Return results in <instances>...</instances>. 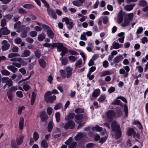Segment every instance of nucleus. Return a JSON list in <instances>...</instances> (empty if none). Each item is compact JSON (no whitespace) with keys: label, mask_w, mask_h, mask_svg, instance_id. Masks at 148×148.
<instances>
[{"label":"nucleus","mask_w":148,"mask_h":148,"mask_svg":"<svg viewBox=\"0 0 148 148\" xmlns=\"http://www.w3.org/2000/svg\"><path fill=\"white\" fill-rule=\"evenodd\" d=\"M106 96L105 94H102L99 98L98 101L99 103H103L105 101H106Z\"/></svg>","instance_id":"nucleus-20"},{"label":"nucleus","mask_w":148,"mask_h":148,"mask_svg":"<svg viewBox=\"0 0 148 148\" xmlns=\"http://www.w3.org/2000/svg\"><path fill=\"white\" fill-rule=\"evenodd\" d=\"M31 54V51L28 50H24L21 53L20 56L24 58L26 57L30 56Z\"/></svg>","instance_id":"nucleus-16"},{"label":"nucleus","mask_w":148,"mask_h":148,"mask_svg":"<svg viewBox=\"0 0 148 148\" xmlns=\"http://www.w3.org/2000/svg\"><path fill=\"white\" fill-rule=\"evenodd\" d=\"M71 63L74 62L77 60V58L73 56H71L68 57Z\"/></svg>","instance_id":"nucleus-44"},{"label":"nucleus","mask_w":148,"mask_h":148,"mask_svg":"<svg viewBox=\"0 0 148 148\" xmlns=\"http://www.w3.org/2000/svg\"><path fill=\"white\" fill-rule=\"evenodd\" d=\"M103 128L102 127L96 125L95 127L92 128V130L95 131L101 132L102 131Z\"/></svg>","instance_id":"nucleus-38"},{"label":"nucleus","mask_w":148,"mask_h":148,"mask_svg":"<svg viewBox=\"0 0 148 148\" xmlns=\"http://www.w3.org/2000/svg\"><path fill=\"white\" fill-rule=\"evenodd\" d=\"M25 108V107L24 106L19 108L18 110V115H20L22 113L23 110Z\"/></svg>","instance_id":"nucleus-55"},{"label":"nucleus","mask_w":148,"mask_h":148,"mask_svg":"<svg viewBox=\"0 0 148 148\" xmlns=\"http://www.w3.org/2000/svg\"><path fill=\"white\" fill-rule=\"evenodd\" d=\"M38 62L40 66L43 68H45L46 67L47 63L44 59L41 58L39 59Z\"/></svg>","instance_id":"nucleus-22"},{"label":"nucleus","mask_w":148,"mask_h":148,"mask_svg":"<svg viewBox=\"0 0 148 148\" xmlns=\"http://www.w3.org/2000/svg\"><path fill=\"white\" fill-rule=\"evenodd\" d=\"M2 81L3 83H5V85L3 87V89L6 88H9L12 85V81L11 79H9L8 77H3L2 78Z\"/></svg>","instance_id":"nucleus-3"},{"label":"nucleus","mask_w":148,"mask_h":148,"mask_svg":"<svg viewBox=\"0 0 148 148\" xmlns=\"http://www.w3.org/2000/svg\"><path fill=\"white\" fill-rule=\"evenodd\" d=\"M24 27L25 28L21 35V37L22 38L26 37L27 35V31H29L30 30V28L29 27H25V26Z\"/></svg>","instance_id":"nucleus-15"},{"label":"nucleus","mask_w":148,"mask_h":148,"mask_svg":"<svg viewBox=\"0 0 148 148\" xmlns=\"http://www.w3.org/2000/svg\"><path fill=\"white\" fill-rule=\"evenodd\" d=\"M41 145L44 148H47L48 147V145L45 139H43L41 141Z\"/></svg>","instance_id":"nucleus-37"},{"label":"nucleus","mask_w":148,"mask_h":148,"mask_svg":"<svg viewBox=\"0 0 148 148\" xmlns=\"http://www.w3.org/2000/svg\"><path fill=\"white\" fill-rule=\"evenodd\" d=\"M84 112V110L80 108H77L75 110V112L77 114L83 113Z\"/></svg>","instance_id":"nucleus-48"},{"label":"nucleus","mask_w":148,"mask_h":148,"mask_svg":"<svg viewBox=\"0 0 148 148\" xmlns=\"http://www.w3.org/2000/svg\"><path fill=\"white\" fill-rule=\"evenodd\" d=\"M33 139L35 141H37L39 138V135L38 133L36 131L34 132L33 134Z\"/></svg>","instance_id":"nucleus-42"},{"label":"nucleus","mask_w":148,"mask_h":148,"mask_svg":"<svg viewBox=\"0 0 148 148\" xmlns=\"http://www.w3.org/2000/svg\"><path fill=\"white\" fill-rule=\"evenodd\" d=\"M64 70L66 73V78H69L72 75L73 69L71 67H67Z\"/></svg>","instance_id":"nucleus-14"},{"label":"nucleus","mask_w":148,"mask_h":148,"mask_svg":"<svg viewBox=\"0 0 148 148\" xmlns=\"http://www.w3.org/2000/svg\"><path fill=\"white\" fill-rule=\"evenodd\" d=\"M147 2L144 0H141L138 1V5L141 7H145L147 5Z\"/></svg>","instance_id":"nucleus-34"},{"label":"nucleus","mask_w":148,"mask_h":148,"mask_svg":"<svg viewBox=\"0 0 148 148\" xmlns=\"http://www.w3.org/2000/svg\"><path fill=\"white\" fill-rule=\"evenodd\" d=\"M46 35L44 33H41L40 34L38 37V40L40 41H43L45 38Z\"/></svg>","instance_id":"nucleus-30"},{"label":"nucleus","mask_w":148,"mask_h":148,"mask_svg":"<svg viewBox=\"0 0 148 148\" xmlns=\"http://www.w3.org/2000/svg\"><path fill=\"white\" fill-rule=\"evenodd\" d=\"M124 111L125 116V117H127L128 116V107L126 104H124Z\"/></svg>","instance_id":"nucleus-54"},{"label":"nucleus","mask_w":148,"mask_h":148,"mask_svg":"<svg viewBox=\"0 0 148 148\" xmlns=\"http://www.w3.org/2000/svg\"><path fill=\"white\" fill-rule=\"evenodd\" d=\"M84 134L83 133H79L76 135L74 137L76 140H78L81 139L83 136Z\"/></svg>","instance_id":"nucleus-32"},{"label":"nucleus","mask_w":148,"mask_h":148,"mask_svg":"<svg viewBox=\"0 0 148 148\" xmlns=\"http://www.w3.org/2000/svg\"><path fill=\"white\" fill-rule=\"evenodd\" d=\"M124 14L122 10L119 11L117 16V21L118 23L120 24L123 21V16Z\"/></svg>","instance_id":"nucleus-11"},{"label":"nucleus","mask_w":148,"mask_h":148,"mask_svg":"<svg viewBox=\"0 0 148 148\" xmlns=\"http://www.w3.org/2000/svg\"><path fill=\"white\" fill-rule=\"evenodd\" d=\"M20 55L18 53H11L8 54V57L9 58H12L16 57H19Z\"/></svg>","instance_id":"nucleus-35"},{"label":"nucleus","mask_w":148,"mask_h":148,"mask_svg":"<svg viewBox=\"0 0 148 148\" xmlns=\"http://www.w3.org/2000/svg\"><path fill=\"white\" fill-rule=\"evenodd\" d=\"M62 22H65L68 29L69 30H71L73 26V22L67 17H64L62 18Z\"/></svg>","instance_id":"nucleus-6"},{"label":"nucleus","mask_w":148,"mask_h":148,"mask_svg":"<svg viewBox=\"0 0 148 148\" xmlns=\"http://www.w3.org/2000/svg\"><path fill=\"white\" fill-rule=\"evenodd\" d=\"M64 47L62 43L58 42L53 43L51 45L52 47H57V51L59 52L61 51Z\"/></svg>","instance_id":"nucleus-9"},{"label":"nucleus","mask_w":148,"mask_h":148,"mask_svg":"<svg viewBox=\"0 0 148 148\" xmlns=\"http://www.w3.org/2000/svg\"><path fill=\"white\" fill-rule=\"evenodd\" d=\"M84 2V0H75L73 1L72 3L74 5L79 7L81 6Z\"/></svg>","instance_id":"nucleus-19"},{"label":"nucleus","mask_w":148,"mask_h":148,"mask_svg":"<svg viewBox=\"0 0 148 148\" xmlns=\"http://www.w3.org/2000/svg\"><path fill=\"white\" fill-rule=\"evenodd\" d=\"M36 96V94L34 92H33L32 93V97L31 98V104L33 105L34 104L35 98Z\"/></svg>","instance_id":"nucleus-43"},{"label":"nucleus","mask_w":148,"mask_h":148,"mask_svg":"<svg viewBox=\"0 0 148 148\" xmlns=\"http://www.w3.org/2000/svg\"><path fill=\"white\" fill-rule=\"evenodd\" d=\"M135 132L133 128H130L127 131V134L129 136H132L134 134Z\"/></svg>","instance_id":"nucleus-33"},{"label":"nucleus","mask_w":148,"mask_h":148,"mask_svg":"<svg viewBox=\"0 0 148 148\" xmlns=\"http://www.w3.org/2000/svg\"><path fill=\"white\" fill-rule=\"evenodd\" d=\"M23 7L25 8L29 9L33 7L32 5L30 4H25L23 5Z\"/></svg>","instance_id":"nucleus-56"},{"label":"nucleus","mask_w":148,"mask_h":148,"mask_svg":"<svg viewBox=\"0 0 148 148\" xmlns=\"http://www.w3.org/2000/svg\"><path fill=\"white\" fill-rule=\"evenodd\" d=\"M111 73L110 71H102L100 73V76L101 77H103L107 75H110Z\"/></svg>","instance_id":"nucleus-27"},{"label":"nucleus","mask_w":148,"mask_h":148,"mask_svg":"<svg viewBox=\"0 0 148 148\" xmlns=\"http://www.w3.org/2000/svg\"><path fill=\"white\" fill-rule=\"evenodd\" d=\"M82 64V60L79 59L76 62L75 66L76 67H77L79 68L83 65Z\"/></svg>","instance_id":"nucleus-31"},{"label":"nucleus","mask_w":148,"mask_h":148,"mask_svg":"<svg viewBox=\"0 0 148 148\" xmlns=\"http://www.w3.org/2000/svg\"><path fill=\"white\" fill-rule=\"evenodd\" d=\"M53 123L51 121L49 122L47 127L48 131L49 132H50L52 131L53 128Z\"/></svg>","instance_id":"nucleus-28"},{"label":"nucleus","mask_w":148,"mask_h":148,"mask_svg":"<svg viewBox=\"0 0 148 148\" xmlns=\"http://www.w3.org/2000/svg\"><path fill=\"white\" fill-rule=\"evenodd\" d=\"M56 120L57 122L59 123L60 121V114L59 112H56L55 114Z\"/></svg>","instance_id":"nucleus-40"},{"label":"nucleus","mask_w":148,"mask_h":148,"mask_svg":"<svg viewBox=\"0 0 148 148\" xmlns=\"http://www.w3.org/2000/svg\"><path fill=\"white\" fill-rule=\"evenodd\" d=\"M23 136H22L16 139L17 144L19 145H21L23 141Z\"/></svg>","instance_id":"nucleus-41"},{"label":"nucleus","mask_w":148,"mask_h":148,"mask_svg":"<svg viewBox=\"0 0 148 148\" xmlns=\"http://www.w3.org/2000/svg\"><path fill=\"white\" fill-rule=\"evenodd\" d=\"M77 143L76 142H73L69 146V148H74L76 147Z\"/></svg>","instance_id":"nucleus-61"},{"label":"nucleus","mask_w":148,"mask_h":148,"mask_svg":"<svg viewBox=\"0 0 148 148\" xmlns=\"http://www.w3.org/2000/svg\"><path fill=\"white\" fill-rule=\"evenodd\" d=\"M7 95L9 100L12 101V93L10 91H8L7 92Z\"/></svg>","instance_id":"nucleus-53"},{"label":"nucleus","mask_w":148,"mask_h":148,"mask_svg":"<svg viewBox=\"0 0 148 148\" xmlns=\"http://www.w3.org/2000/svg\"><path fill=\"white\" fill-rule=\"evenodd\" d=\"M60 74L62 77L65 78L66 77V73L65 70H64L61 69L60 71Z\"/></svg>","instance_id":"nucleus-49"},{"label":"nucleus","mask_w":148,"mask_h":148,"mask_svg":"<svg viewBox=\"0 0 148 148\" xmlns=\"http://www.w3.org/2000/svg\"><path fill=\"white\" fill-rule=\"evenodd\" d=\"M14 42L16 44H20L22 42V40L20 38L18 37L14 39Z\"/></svg>","instance_id":"nucleus-51"},{"label":"nucleus","mask_w":148,"mask_h":148,"mask_svg":"<svg viewBox=\"0 0 148 148\" xmlns=\"http://www.w3.org/2000/svg\"><path fill=\"white\" fill-rule=\"evenodd\" d=\"M10 32V31L5 27H1L0 29V33L3 35H7L9 34Z\"/></svg>","instance_id":"nucleus-12"},{"label":"nucleus","mask_w":148,"mask_h":148,"mask_svg":"<svg viewBox=\"0 0 148 148\" xmlns=\"http://www.w3.org/2000/svg\"><path fill=\"white\" fill-rule=\"evenodd\" d=\"M143 31V29L142 27H140L138 29L136 33V35H138L140 34Z\"/></svg>","instance_id":"nucleus-60"},{"label":"nucleus","mask_w":148,"mask_h":148,"mask_svg":"<svg viewBox=\"0 0 148 148\" xmlns=\"http://www.w3.org/2000/svg\"><path fill=\"white\" fill-rule=\"evenodd\" d=\"M18 13L20 14H23L27 13L25 9L22 8H20L18 10Z\"/></svg>","instance_id":"nucleus-52"},{"label":"nucleus","mask_w":148,"mask_h":148,"mask_svg":"<svg viewBox=\"0 0 148 148\" xmlns=\"http://www.w3.org/2000/svg\"><path fill=\"white\" fill-rule=\"evenodd\" d=\"M12 65H13L14 66H16L18 68H20L21 67V64L20 63L18 62H12Z\"/></svg>","instance_id":"nucleus-58"},{"label":"nucleus","mask_w":148,"mask_h":148,"mask_svg":"<svg viewBox=\"0 0 148 148\" xmlns=\"http://www.w3.org/2000/svg\"><path fill=\"white\" fill-rule=\"evenodd\" d=\"M47 36L51 39H53L54 35L53 32L52 31L51 29L47 31Z\"/></svg>","instance_id":"nucleus-25"},{"label":"nucleus","mask_w":148,"mask_h":148,"mask_svg":"<svg viewBox=\"0 0 148 148\" xmlns=\"http://www.w3.org/2000/svg\"><path fill=\"white\" fill-rule=\"evenodd\" d=\"M135 5V4L134 3L132 4L127 5L124 8L126 11H130L133 9Z\"/></svg>","instance_id":"nucleus-23"},{"label":"nucleus","mask_w":148,"mask_h":148,"mask_svg":"<svg viewBox=\"0 0 148 148\" xmlns=\"http://www.w3.org/2000/svg\"><path fill=\"white\" fill-rule=\"evenodd\" d=\"M24 119L23 117H21L20 118L19 122V128L20 130H22L24 127Z\"/></svg>","instance_id":"nucleus-18"},{"label":"nucleus","mask_w":148,"mask_h":148,"mask_svg":"<svg viewBox=\"0 0 148 148\" xmlns=\"http://www.w3.org/2000/svg\"><path fill=\"white\" fill-rule=\"evenodd\" d=\"M51 92L50 91L46 92L44 95V99L45 101L52 103L56 99V96L54 95L51 96Z\"/></svg>","instance_id":"nucleus-2"},{"label":"nucleus","mask_w":148,"mask_h":148,"mask_svg":"<svg viewBox=\"0 0 148 148\" xmlns=\"http://www.w3.org/2000/svg\"><path fill=\"white\" fill-rule=\"evenodd\" d=\"M129 22L126 19H125L124 20L123 22L122 23L121 25L124 27L127 26L129 25Z\"/></svg>","instance_id":"nucleus-46"},{"label":"nucleus","mask_w":148,"mask_h":148,"mask_svg":"<svg viewBox=\"0 0 148 148\" xmlns=\"http://www.w3.org/2000/svg\"><path fill=\"white\" fill-rule=\"evenodd\" d=\"M74 114H75L74 113H71L69 114L65 117V120L68 121L73 119V118Z\"/></svg>","instance_id":"nucleus-26"},{"label":"nucleus","mask_w":148,"mask_h":148,"mask_svg":"<svg viewBox=\"0 0 148 148\" xmlns=\"http://www.w3.org/2000/svg\"><path fill=\"white\" fill-rule=\"evenodd\" d=\"M69 52L70 54L73 55L77 56L79 54L77 51L71 49L69 50Z\"/></svg>","instance_id":"nucleus-47"},{"label":"nucleus","mask_w":148,"mask_h":148,"mask_svg":"<svg viewBox=\"0 0 148 148\" xmlns=\"http://www.w3.org/2000/svg\"><path fill=\"white\" fill-rule=\"evenodd\" d=\"M2 43L3 45V46L1 48L3 51L7 50L9 49L10 47V45L8 43V41L6 40H3L2 42Z\"/></svg>","instance_id":"nucleus-10"},{"label":"nucleus","mask_w":148,"mask_h":148,"mask_svg":"<svg viewBox=\"0 0 148 148\" xmlns=\"http://www.w3.org/2000/svg\"><path fill=\"white\" fill-rule=\"evenodd\" d=\"M83 117L82 114H77L75 117V121L77 123H79L82 121V120Z\"/></svg>","instance_id":"nucleus-17"},{"label":"nucleus","mask_w":148,"mask_h":148,"mask_svg":"<svg viewBox=\"0 0 148 148\" xmlns=\"http://www.w3.org/2000/svg\"><path fill=\"white\" fill-rule=\"evenodd\" d=\"M61 125L65 129L67 130L69 129H73L75 126V123L73 121H70L67 122L64 125L63 123H62L61 124Z\"/></svg>","instance_id":"nucleus-4"},{"label":"nucleus","mask_w":148,"mask_h":148,"mask_svg":"<svg viewBox=\"0 0 148 148\" xmlns=\"http://www.w3.org/2000/svg\"><path fill=\"white\" fill-rule=\"evenodd\" d=\"M116 116V113L114 110H108L106 113L107 118L112 121L113 119Z\"/></svg>","instance_id":"nucleus-7"},{"label":"nucleus","mask_w":148,"mask_h":148,"mask_svg":"<svg viewBox=\"0 0 148 148\" xmlns=\"http://www.w3.org/2000/svg\"><path fill=\"white\" fill-rule=\"evenodd\" d=\"M123 68L124 69H120L119 72L120 74H123V77L125 78L128 76V72L130 71V68L128 66H124Z\"/></svg>","instance_id":"nucleus-5"},{"label":"nucleus","mask_w":148,"mask_h":148,"mask_svg":"<svg viewBox=\"0 0 148 148\" xmlns=\"http://www.w3.org/2000/svg\"><path fill=\"white\" fill-rule=\"evenodd\" d=\"M134 14L133 13H130L126 15L127 19L130 21L132 20L134 17Z\"/></svg>","instance_id":"nucleus-39"},{"label":"nucleus","mask_w":148,"mask_h":148,"mask_svg":"<svg viewBox=\"0 0 148 148\" xmlns=\"http://www.w3.org/2000/svg\"><path fill=\"white\" fill-rule=\"evenodd\" d=\"M112 131L115 132V137L116 139L120 138L121 136V132L119 124L115 121H113L111 124Z\"/></svg>","instance_id":"nucleus-1"},{"label":"nucleus","mask_w":148,"mask_h":148,"mask_svg":"<svg viewBox=\"0 0 148 148\" xmlns=\"http://www.w3.org/2000/svg\"><path fill=\"white\" fill-rule=\"evenodd\" d=\"M61 51L62 52L60 53V55L62 56H63L69 52V50H68V49L66 47H64Z\"/></svg>","instance_id":"nucleus-36"},{"label":"nucleus","mask_w":148,"mask_h":148,"mask_svg":"<svg viewBox=\"0 0 148 148\" xmlns=\"http://www.w3.org/2000/svg\"><path fill=\"white\" fill-rule=\"evenodd\" d=\"M49 14L53 18L56 19L57 18V16L55 13V11L53 10H50L48 12Z\"/></svg>","instance_id":"nucleus-29"},{"label":"nucleus","mask_w":148,"mask_h":148,"mask_svg":"<svg viewBox=\"0 0 148 148\" xmlns=\"http://www.w3.org/2000/svg\"><path fill=\"white\" fill-rule=\"evenodd\" d=\"M96 69L95 66H92L88 72V74L90 75V74H91L92 73L94 72Z\"/></svg>","instance_id":"nucleus-63"},{"label":"nucleus","mask_w":148,"mask_h":148,"mask_svg":"<svg viewBox=\"0 0 148 148\" xmlns=\"http://www.w3.org/2000/svg\"><path fill=\"white\" fill-rule=\"evenodd\" d=\"M124 58L122 55H119L115 57L113 59L114 63L115 64V66L116 67L117 65V64L121 61Z\"/></svg>","instance_id":"nucleus-8"},{"label":"nucleus","mask_w":148,"mask_h":148,"mask_svg":"<svg viewBox=\"0 0 148 148\" xmlns=\"http://www.w3.org/2000/svg\"><path fill=\"white\" fill-rule=\"evenodd\" d=\"M100 94V91L99 89H95L93 91L92 96L94 99H95L98 97Z\"/></svg>","instance_id":"nucleus-21"},{"label":"nucleus","mask_w":148,"mask_h":148,"mask_svg":"<svg viewBox=\"0 0 148 148\" xmlns=\"http://www.w3.org/2000/svg\"><path fill=\"white\" fill-rule=\"evenodd\" d=\"M21 60V58L19 57H14L10 60V61L13 62H19L20 60Z\"/></svg>","instance_id":"nucleus-45"},{"label":"nucleus","mask_w":148,"mask_h":148,"mask_svg":"<svg viewBox=\"0 0 148 148\" xmlns=\"http://www.w3.org/2000/svg\"><path fill=\"white\" fill-rule=\"evenodd\" d=\"M136 68L138 70V72L140 73H142L143 71V69L141 66H136Z\"/></svg>","instance_id":"nucleus-62"},{"label":"nucleus","mask_w":148,"mask_h":148,"mask_svg":"<svg viewBox=\"0 0 148 148\" xmlns=\"http://www.w3.org/2000/svg\"><path fill=\"white\" fill-rule=\"evenodd\" d=\"M7 68L8 70L11 71L13 73H15L18 70V69L15 67L13 65L8 66Z\"/></svg>","instance_id":"nucleus-24"},{"label":"nucleus","mask_w":148,"mask_h":148,"mask_svg":"<svg viewBox=\"0 0 148 148\" xmlns=\"http://www.w3.org/2000/svg\"><path fill=\"white\" fill-rule=\"evenodd\" d=\"M2 74L4 75H10V72L6 70H2L1 71Z\"/></svg>","instance_id":"nucleus-50"},{"label":"nucleus","mask_w":148,"mask_h":148,"mask_svg":"<svg viewBox=\"0 0 148 148\" xmlns=\"http://www.w3.org/2000/svg\"><path fill=\"white\" fill-rule=\"evenodd\" d=\"M12 65H13L14 66H16L18 68H20L21 67V64L20 63L18 62H12Z\"/></svg>","instance_id":"nucleus-59"},{"label":"nucleus","mask_w":148,"mask_h":148,"mask_svg":"<svg viewBox=\"0 0 148 148\" xmlns=\"http://www.w3.org/2000/svg\"><path fill=\"white\" fill-rule=\"evenodd\" d=\"M40 117L41 121L43 122H45L47 119V115L45 111H42L41 112Z\"/></svg>","instance_id":"nucleus-13"},{"label":"nucleus","mask_w":148,"mask_h":148,"mask_svg":"<svg viewBox=\"0 0 148 148\" xmlns=\"http://www.w3.org/2000/svg\"><path fill=\"white\" fill-rule=\"evenodd\" d=\"M80 39L81 40H87V38L86 37V35L85 34V32H83L80 36Z\"/></svg>","instance_id":"nucleus-57"},{"label":"nucleus","mask_w":148,"mask_h":148,"mask_svg":"<svg viewBox=\"0 0 148 148\" xmlns=\"http://www.w3.org/2000/svg\"><path fill=\"white\" fill-rule=\"evenodd\" d=\"M68 60L67 58H64L62 61V64L64 65H66L67 63Z\"/></svg>","instance_id":"nucleus-64"}]
</instances>
